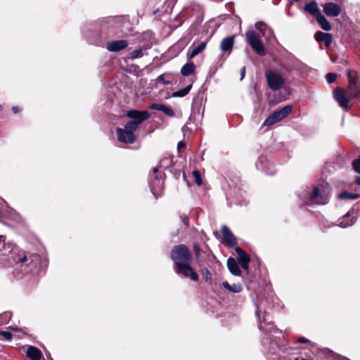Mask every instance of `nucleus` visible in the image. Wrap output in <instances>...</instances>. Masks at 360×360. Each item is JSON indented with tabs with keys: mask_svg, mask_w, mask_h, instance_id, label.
<instances>
[{
	"mask_svg": "<svg viewBox=\"0 0 360 360\" xmlns=\"http://www.w3.org/2000/svg\"><path fill=\"white\" fill-rule=\"evenodd\" d=\"M136 130V129L129 128L128 124H125L124 129L117 128L116 134L118 141L124 143H134L136 140V136L134 135V131Z\"/></svg>",
	"mask_w": 360,
	"mask_h": 360,
	"instance_id": "obj_8",
	"label": "nucleus"
},
{
	"mask_svg": "<svg viewBox=\"0 0 360 360\" xmlns=\"http://www.w3.org/2000/svg\"><path fill=\"white\" fill-rule=\"evenodd\" d=\"M0 335L4 337L6 340H11L13 335L9 331H4L0 330Z\"/></svg>",
	"mask_w": 360,
	"mask_h": 360,
	"instance_id": "obj_35",
	"label": "nucleus"
},
{
	"mask_svg": "<svg viewBox=\"0 0 360 360\" xmlns=\"http://www.w3.org/2000/svg\"><path fill=\"white\" fill-rule=\"evenodd\" d=\"M292 111V106L290 105L274 112L263 122L262 127L271 126L288 117Z\"/></svg>",
	"mask_w": 360,
	"mask_h": 360,
	"instance_id": "obj_7",
	"label": "nucleus"
},
{
	"mask_svg": "<svg viewBox=\"0 0 360 360\" xmlns=\"http://www.w3.org/2000/svg\"><path fill=\"white\" fill-rule=\"evenodd\" d=\"M352 167L355 172L360 174V154L357 159L352 161Z\"/></svg>",
	"mask_w": 360,
	"mask_h": 360,
	"instance_id": "obj_33",
	"label": "nucleus"
},
{
	"mask_svg": "<svg viewBox=\"0 0 360 360\" xmlns=\"http://www.w3.org/2000/svg\"><path fill=\"white\" fill-rule=\"evenodd\" d=\"M185 146H186V143L183 141H179L177 144L178 150H180L181 148H183Z\"/></svg>",
	"mask_w": 360,
	"mask_h": 360,
	"instance_id": "obj_44",
	"label": "nucleus"
},
{
	"mask_svg": "<svg viewBox=\"0 0 360 360\" xmlns=\"http://www.w3.org/2000/svg\"><path fill=\"white\" fill-rule=\"evenodd\" d=\"M245 40L246 42L250 46L252 49L254 51V52L256 53L257 55L260 56H264L266 55V49L260 38L259 37L255 31H247L245 33Z\"/></svg>",
	"mask_w": 360,
	"mask_h": 360,
	"instance_id": "obj_4",
	"label": "nucleus"
},
{
	"mask_svg": "<svg viewBox=\"0 0 360 360\" xmlns=\"http://www.w3.org/2000/svg\"><path fill=\"white\" fill-rule=\"evenodd\" d=\"M359 198L357 193H350L347 191H343L338 194V198L340 200H356Z\"/></svg>",
	"mask_w": 360,
	"mask_h": 360,
	"instance_id": "obj_26",
	"label": "nucleus"
},
{
	"mask_svg": "<svg viewBox=\"0 0 360 360\" xmlns=\"http://www.w3.org/2000/svg\"><path fill=\"white\" fill-rule=\"evenodd\" d=\"M207 46L206 42H201L199 45L194 48L189 49L188 53H187V59L188 60L193 59L194 57H195L197 55H198L200 53H201Z\"/></svg>",
	"mask_w": 360,
	"mask_h": 360,
	"instance_id": "obj_18",
	"label": "nucleus"
},
{
	"mask_svg": "<svg viewBox=\"0 0 360 360\" xmlns=\"http://www.w3.org/2000/svg\"><path fill=\"white\" fill-rule=\"evenodd\" d=\"M200 272L205 281L208 284H211L212 281V274L207 267H202L200 270Z\"/></svg>",
	"mask_w": 360,
	"mask_h": 360,
	"instance_id": "obj_25",
	"label": "nucleus"
},
{
	"mask_svg": "<svg viewBox=\"0 0 360 360\" xmlns=\"http://www.w3.org/2000/svg\"><path fill=\"white\" fill-rule=\"evenodd\" d=\"M29 260L28 257L26 255L20 256L18 260V263L24 264L27 262Z\"/></svg>",
	"mask_w": 360,
	"mask_h": 360,
	"instance_id": "obj_39",
	"label": "nucleus"
},
{
	"mask_svg": "<svg viewBox=\"0 0 360 360\" xmlns=\"http://www.w3.org/2000/svg\"><path fill=\"white\" fill-rule=\"evenodd\" d=\"M245 75V67H243L240 69V79H243Z\"/></svg>",
	"mask_w": 360,
	"mask_h": 360,
	"instance_id": "obj_43",
	"label": "nucleus"
},
{
	"mask_svg": "<svg viewBox=\"0 0 360 360\" xmlns=\"http://www.w3.org/2000/svg\"><path fill=\"white\" fill-rule=\"evenodd\" d=\"M221 233L223 236V243L228 247L236 246L238 243L236 238L234 236L227 226L223 225L221 229Z\"/></svg>",
	"mask_w": 360,
	"mask_h": 360,
	"instance_id": "obj_9",
	"label": "nucleus"
},
{
	"mask_svg": "<svg viewBox=\"0 0 360 360\" xmlns=\"http://www.w3.org/2000/svg\"><path fill=\"white\" fill-rule=\"evenodd\" d=\"M347 87L337 88L333 92V96L341 108L349 110L351 108L350 101L360 98V76L356 70L349 69L347 71Z\"/></svg>",
	"mask_w": 360,
	"mask_h": 360,
	"instance_id": "obj_2",
	"label": "nucleus"
},
{
	"mask_svg": "<svg viewBox=\"0 0 360 360\" xmlns=\"http://www.w3.org/2000/svg\"><path fill=\"white\" fill-rule=\"evenodd\" d=\"M157 80H158V82H162L163 84H169V83H170V82H169V81H167V80H165V77H164V75H160V76L158 77Z\"/></svg>",
	"mask_w": 360,
	"mask_h": 360,
	"instance_id": "obj_40",
	"label": "nucleus"
},
{
	"mask_svg": "<svg viewBox=\"0 0 360 360\" xmlns=\"http://www.w3.org/2000/svg\"><path fill=\"white\" fill-rule=\"evenodd\" d=\"M260 312H261V311L258 309L257 310V311H256V315H257V316L259 318V328L260 330H263V328H262V325H261V322H262H262H265V321H266V319H265L266 312H264V315L262 316V317H261V316H260Z\"/></svg>",
	"mask_w": 360,
	"mask_h": 360,
	"instance_id": "obj_34",
	"label": "nucleus"
},
{
	"mask_svg": "<svg viewBox=\"0 0 360 360\" xmlns=\"http://www.w3.org/2000/svg\"><path fill=\"white\" fill-rule=\"evenodd\" d=\"M297 342L300 343H307L309 342V340L304 337H300L297 339Z\"/></svg>",
	"mask_w": 360,
	"mask_h": 360,
	"instance_id": "obj_41",
	"label": "nucleus"
},
{
	"mask_svg": "<svg viewBox=\"0 0 360 360\" xmlns=\"http://www.w3.org/2000/svg\"><path fill=\"white\" fill-rule=\"evenodd\" d=\"M2 109L1 106L0 105V110Z\"/></svg>",
	"mask_w": 360,
	"mask_h": 360,
	"instance_id": "obj_48",
	"label": "nucleus"
},
{
	"mask_svg": "<svg viewBox=\"0 0 360 360\" xmlns=\"http://www.w3.org/2000/svg\"><path fill=\"white\" fill-rule=\"evenodd\" d=\"M181 219L184 225L186 226V228H188L189 226V218L186 214H181L180 215Z\"/></svg>",
	"mask_w": 360,
	"mask_h": 360,
	"instance_id": "obj_36",
	"label": "nucleus"
},
{
	"mask_svg": "<svg viewBox=\"0 0 360 360\" xmlns=\"http://www.w3.org/2000/svg\"><path fill=\"white\" fill-rule=\"evenodd\" d=\"M170 257L173 262V269L177 274L195 282L199 281L198 274L191 266L193 255L187 245H174L170 252Z\"/></svg>",
	"mask_w": 360,
	"mask_h": 360,
	"instance_id": "obj_1",
	"label": "nucleus"
},
{
	"mask_svg": "<svg viewBox=\"0 0 360 360\" xmlns=\"http://www.w3.org/2000/svg\"><path fill=\"white\" fill-rule=\"evenodd\" d=\"M193 176L195 179V182L197 185L200 186L202 184V180L201 178V174L200 171L198 170H194L193 172Z\"/></svg>",
	"mask_w": 360,
	"mask_h": 360,
	"instance_id": "obj_30",
	"label": "nucleus"
},
{
	"mask_svg": "<svg viewBox=\"0 0 360 360\" xmlns=\"http://www.w3.org/2000/svg\"><path fill=\"white\" fill-rule=\"evenodd\" d=\"M268 86L274 91L282 89L285 84V79L278 70H269L265 74Z\"/></svg>",
	"mask_w": 360,
	"mask_h": 360,
	"instance_id": "obj_3",
	"label": "nucleus"
},
{
	"mask_svg": "<svg viewBox=\"0 0 360 360\" xmlns=\"http://www.w3.org/2000/svg\"><path fill=\"white\" fill-rule=\"evenodd\" d=\"M12 111L14 114H17L21 111V109L18 106H13L12 108Z\"/></svg>",
	"mask_w": 360,
	"mask_h": 360,
	"instance_id": "obj_42",
	"label": "nucleus"
},
{
	"mask_svg": "<svg viewBox=\"0 0 360 360\" xmlns=\"http://www.w3.org/2000/svg\"><path fill=\"white\" fill-rule=\"evenodd\" d=\"M325 352L326 354H328L329 356V357L337 358L338 356L337 354H335V352H333V351H331L330 349H326Z\"/></svg>",
	"mask_w": 360,
	"mask_h": 360,
	"instance_id": "obj_38",
	"label": "nucleus"
},
{
	"mask_svg": "<svg viewBox=\"0 0 360 360\" xmlns=\"http://www.w3.org/2000/svg\"><path fill=\"white\" fill-rule=\"evenodd\" d=\"M159 171V167H155L153 169V174L150 177V184L151 185L154 184L153 180L158 181V182L160 181L162 176H159V175L157 174V173Z\"/></svg>",
	"mask_w": 360,
	"mask_h": 360,
	"instance_id": "obj_28",
	"label": "nucleus"
},
{
	"mask_svg": "<svg viewBox=\"0 0 360 360\" xmlns=\"http://www.w3.org/2000/svg\"><path fill=\"white\" fill-rule=\"evenodd\" d=\"M314 39L318 41L324 42L326 48H329L333 42V35L330 33L317 31L314 34Z\"/></svg>",
	"mask_w": 360,
	"mask_h": 360,
	"instance_id": "obj_13",
	"label": "nucleus"
},
{
	"mask_svg": "<svg viewBox=\"0 0 360 360\" xmlns=\"http://www.w3.org/2000/svg\"><path fill=\"white\" fill-rule=\"evenodd\" d=\"M149 48H150V46H145V47H142L139 49H136V50L128 53V58H129L131 60H134L136 58H141L145 54H147V53L146 51Z\"/></svg>",
	"mask_w": 360,
	"mask_h": 360,
	"instance_id": "obj_21",
	"label": "nucleus"
},
{
	"mask_svg": "<svg viewBox=\"0 0 360 360\" xmlns=\"http://www.w3.org/2000/svg\"><path fill=\"white\" fill-rule=\"evenodd\" d=\"M354 223V217H353V212L349 211L345 216L342 217L340 221V226L342 227H347L352 226Z\"/></svg>",
	"mask_w": 360,
	"mask_h": 360,
	"instance_id": "obj_20",
	"label": "nucleus"
},
{
	"mask_svg": "<svg viewBox=\"0 0 360 360\" xmlns=\"http://www.w3.org/2000/svg\"><path fill=\"white\" fill-rule=\"evenodd\" d=\"M4 236L0 235V240H1L2 238H4Z\"/></svg>",
	"mask_w": 360,
	"mask_h": 360,
	"instance_id": "obj_47",
	"label": "nucleus"
},
{
	"mask_svg": "<svg viewBox=\"0 0 360 360\" xmlns=\"http://www.w3.org/2000/svg\"><path fill=\"white\" fill-rule=\"evenodd\" d=\"M172 160L169 159V158H165V159H162L160 160V167H162V165L164 164L165 162H171Z\"/></svg>",
	"mask_w": 360,
	"mask_h": 360,
	"instance_id": "obj_45",
	"label": "nucleus"
},
{
	"mask_svg": "<svg viewBox=\"0 0 360 360\" xmlns=\"http://www.w3.org/2000/svg\"><path fill=\"white\" fill-rule=\"evenodd\" d=\"M222 285L225 289L233 293H238L243 290V287L240 284L230 285L227 281H224L222 283Z\"/></svg>",
	"mask_w": 360,
	"mask_h": 360,
	"instance_id": "obj_24",
	"label": "nucleus"
},
{
	"mask_svg": "<svg viewBox=\"0 0 360 360\" xmlns=\"http://www.w3.org/2000/svg\"><path fill=\"white\" fill-rule=\"evenodd\" d=\"M316 20L323 30L328 32L331 30L332 27L330 23L322 13L317 16Z\"/></svg>",
	"mask_w": 360,
	"mask_h": 360,
	"instance_id": "obj_22",
	"label": "nucleus"
},
{
	"mask_svg": "<svg viewBox=\"0 0 360 360\" xmlns=\"http://www.w3.org/2000/svg\"><path fill=\"white\" fill-rule=\"evenodd\" d=\"M255 27L266 37H270L273 34V30L264 22H257L255 23Z\"/></svg>",
	"mask_w": 360,
	"mask_h": 360,
	"instance_id": "obj_19",
	"label": "nucleus"
},
{
	"mask_svg": "<svg viewBox=\"0 0 360 360\" xmlns=\"http://www.w3.org/2000/svg\"><path fill=\"white\" fill-rule=\"evenodd\" d=\"M193 250H194V253H195V258H196V260H197V262L199 265L200 264V259H199V257H200V245L197 243H195L193 245Z\"/></svg>",
	"mask_w": 360,
	"mask_h": 360,
	"instance_id": "obj_31",
	"label": "nucleus"
},
{
	"mask_svg": "<svg viewBox=\"0 0 360 360\" xmlns=\"http://www.w3.org/2000/svg\"><path fill=\"white\" fill-rule=\"evenodd\" d=\"M227 267L229 271L234 276H240L241 271L239 268L238 263L233 257H229L227 259Z\"/></svg>",
	"mask_w": 360,
	"mask_h": 360,
	"instance_id": "obj_16",
	"label": "nucleus"
},
{
	"mask_svg": "<svg viewBox=\"0 0 360 360\" xmlns=\"http://www.w3.org/2000/svg\"><path fill=\"white\" fill-rule=\"evenodd\" d=\"M326 81L328 82V83L332 84L333 82H334L336 80L337 75L333 72H328L326 75Z\"/></svg>",
	"mask_w": 360,
	"mask_h": 360,
	"instance_id": "obj_32",
	"label": "nucleus"
},
{
	"mask_svg": "<svg viewBox=\"0 0 360 360\" xmlns=\"http://www.w3.org/2000/svg\"><path fill=\"white\" fill-rule=\"evenodd\" d=\"M128 45L129 43L127 40H115L107 44V49L110 51L117 52L124 49Z\"/></svg>",
	"mask_w": 360,
	"mask_h": 360,
	"instance_id": "obj_12",
	"label": "nucleus"
},
{
	"mask_svg": "<svg viewBox=\"0 0 360 360\" xmlns=\"http://www.w3.org/2000/svg\"><path fill=\"white\" fill-rule=\"evenodd\" d=\"M161 111H162L163 113L167 115L168 117H172L175 116L174 110L170 107L167 106L165 105H163Z\"/></svg>",
	"mask_w": 360,
	"mask_h": 360,
	"instance_id": "obj_29",
	"label": "nucleus"
},
{
	"mask_svg": "<svg viewBox=\"0 0 360 360\" xmlns=\"http://www.w3.org/2000/svg\"><path fill=\"white\" fill-rule=\"evenodd\" d=\"M234 44V37L230 36L227 37L222 39L220 44V49L224 52H229L230 53L233 46Z\"/></svg>",
	"mask_w": 360,
	"mask_h": 360,
	"instance_id": "obj_17",
	"label": "nucleus"
},
{
	"mask_svg": "<svg viewBox=\"0 0 360 360\" xmlns=\"http://www.w3.org/2000/svg\"><path fill=\"white\" fill-rule=\"evenodd\" d=\"M355 183H356L357 185H360V176H357L356 177Z\"/></svg>",
	"mask_w": 360,
	"mask_h": 360,
	"instance_id": "obj_46",
	"label": "nucleus"
},
{
	"mask_svg": "<svg viewBox=\"0 0 360 360\" xmlns=\"http://www.w3.org/2000/svg\"><path fill=\"white\" fill-rule=\"evenodd\" d=\"M164 104H162V103H152L150 106V108L151 110H160L161 111L162 110V108Z\"/></svg>",
	"mask_w": 360,
	"mask_h": 360,
	"instance_id": "obj_37",
	"label": "nucleus"
},
{
	"mask_svg": "<svg viewBox=\"0 0 360 360\" xmlns=\"http://www.w3.org/2000/svg\"><path fill=\"white\" fill-rule=\"evenodd\" d=\"M126 115L132 119L133 120L129 121L127 124H128V127L133 129H137L139 124H141L143 121L146 120L149 118L150 114L146 110H128L126 113Z\"/></svg>",
	"mask_w": 360,
	"mask_h": 360,
	"instance_id": "obj_5",
	"label": "nucleus"
},
{
	"mask_svg": "<svg viewBox=\"0 0 360 360\" xmlns=\"http://www.w3.org/2000/svg\"><path fill=\"white\" fill-rule=\"evenodd\" d=\"M328 201L329 194L323 186L314 187L308 198V202L311 204L326 205Z\"/></svg>",
	"mask_w": 360,
	"mask_h": 360,
	"instance_id": "obj_6",
	"label": "nucleus"
},
{
	"mask_svg": "<svg viewBox=\"0 0 360 360\" xmlns=\"http://www.w3.org/2000/svg\"><path fill=\"white\" fill-rule=\"evenodd\" d=\"M191 87H192V85L190 84L181 89L174 91L172 93V96L173 97H184L189 93V91L191 89Z\"/></svg>",
	"mask_w": 360,
	"mask_h": 360,
	"instance_id": "obj_27",
	"label": "nucleus"
},
{
	"mask_svg": "<svg viewBox=\"0 0 360 360\" xmlns=\"http://www.w3.org/2000/svg\"><path fill=\"white\" fill-rule=\"evenodd\" d=\"M294 360H299V359H294Z\"/></svg>",
	"mask_w": 360,
	"mask_h": 360,
	"instance_id": "obj_49",
	"label": "nucleus"
},
{
	"mask_svg": "<svg viewBox=\"0 0 360 360\" xmlns=\"http://www.w3.org/2000/svg\"><path fill=\"white\" fill-rule=\"evenodd\" d=\"M323 11L328 17H337L342 11L340 6L333 2H327L323 6Z\"/></svg>",
	"mask_w": 360,
	"mask_h": 360,
	"instance_id": "obj_11",
	"label": "nucleus"
},
{
	"mask_svg": "<svg viewBox=\"0 0 360 360\" xmlns=\"http://www.w3.org/2000/svg\"><path fill=\"white\" fill-rule=\"evenodd\" d=\"M235 251L238 255V263L241 267L245 270L248 273L249 272V264L250 262V256L240 248L236 247Z\"/></svg>",
	"mask_w": 360,
	"mask_h": 360,
	"instance_id": "obj_10",
	"label": "nucleus"
},
{
	"mask_svg": "<svg viewBox=\"0 0 360 360\" xmlns=\"http://www.w3.org/2000/svg\"><path fill=\"white\" fill-rule=\"evenodd\" d=\"M195 65L193 63H186L181 69V74L184 77H188L194 73Z\"/></svg>",
	"mask_w": 360,
	"mask_h": 360,
	"instance_id": "obj_23",
	"label": "nucleus"
},
{
	"mask_svg": "<svg viewBox=\"0 0 360 360\" xmlns=\"http://www.w3.org/2000/svg\"><path fill=\"white\" fill-rule=\"evenodd\" d=\"M26 356L30 360H40L43 354L39 349L34 346L30 345L27 347Z\"/></svg>",
	"mask_w": 360,
	"mask_h": 360,
	"instance_id": "obj_15",
	"label": "nucleus"
},
{
	"mask_svg": "<svg viewBox=\"0 0 360 360\" xmlns=\"http://www.w3.org/2000/svg\"><path fill=\"white\" fill-rule=\"evenodd\" d=\"M303 10L304 12L309 13L315 18L321 13L320 9L318 8V4L316 1H311L309 3L306 4L303 7Z\"/></svg>",
	"mask_w": 360,
	"mask_h": 360,
	"instance_id": "obj_14",
	"label": "nucleus"
}]
</instances>
